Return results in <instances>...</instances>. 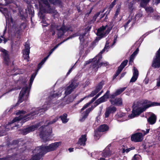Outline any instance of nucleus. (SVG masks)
<instances>
[{
  "label": "nucleus",
  "mask_w": 160,
  "mask_h": 160,
  "mask_svg": "<svg viewBox=\"0 0 160 160\" xmlns=\"http://www.w3.org/2000/svg\"><path fill=\"white\" fill-rule=\"evenodd\" d=\"M72 37H70L67 38L66 40H64L59 43L57 44L49 52V55L43 59L41 62L38 64V68L36 72L33 74L30 78V82L28 87L26 85V82L28 80V79L26 78L20 77L19 79L17 82L18 84L23 85L25 87L22 88L19 97V99L18 103H20L23 100L27 99L29 96V91L30 88L32 86L33 81L35 78L39 70L42 68V66L48 59L49 56L52 53V52L56 49L59 45L61 44L63 42L68 39L69 38H71Z\"/></svg>",
  "instance_id": "f257e3e1"
},
{
  "label": "nucleus",
  "mask_w": 160,
  "mask_h": 160,
  "mask_svg": "<svg viewBox=\"0 0 160 160\" xmlns=\"http://www.w3.org/2000/svg\"><path fill=\"white\" fill-rule=\"evenodd\" d=\"M48 105L45 104L42 107L38 108H36L33 109L32 111L29 114L27 115H24L25 112L23 111H19L16 113L17 115H20L18 117H15L12 120V122H9L5 127L4 126H2L0 127V136H3L5 134L4 133V131H8L10 129V128L11 129H13V124L14 122H19L21 120L24 122H26L29 120V118H32V117L38 114L39 112H44L47 110Z\"/></svg>",
  "instance_id": "f03ea898"
},
{
  "label": "nucleus",
  "mask_w": 160,
  "mask_h": 160,
  "mask_svg": "<svg viewBox=\"0 0 160 160\" xmlns=\"http://www.w3.org/2000/svg\"><path fill=\"white\" fill-rule=\"evenodd\" d=\"M141 104L139 102H137V104L134 103L133 106V109L132 111V113L128 115V118H133L139 115L142 112L150 107L160 105V103L151 102L150 101L145 100H144L142 105V107H143V108L141 107Z\"/></svg>",
  "instance_id": "7ed1b4c3"
},
{
  "label": "nucleus",
  "mask_w": 160,
  "mask_h": 160,
  "mask_svg": "<svg viewBox=\"0 0 160 160\" xmlns=\"http://www.w3.org/2000/svg\"><path fill=\"white\" fill-rule=\"evenodd\" d=\"M111 40H110L109 41H107L106 42V45L104 48L97 55L96 57L93 59V62L92 63V66L93 68H96V69L97 70L99 67L103 66H106L109 65V63L106 61H104L102 62H101L99 64H98V62L102 58V54L106 50L107 52V50L109 48V44Z\"/></svg>",
  "instance_id": "20e7f679"
},
{
  "label": "nucleus",
  "mask_w": 160,
  "mask_h": 160,
  "mask_svg": "<svg viewBox=\"0 0 160 160\" xmlns=\"http://www.w3.org/2000/svg\"><path fill=\"white\" fill-rule=\"evenodd\" d=\"M109 94L110 91L109 90H108L103 96L99 98L95 102L94 104L95 105L94 107H92L89 108L85 111L83 112L82 118L80 119V120L82 122L84 121L87 118L90 112L98 104L106 101L107 99L109 98Z\"/></svg>",
  "instance_id": "39448f33"
},
{
  "label": "nucleus",
  "mask_w": 160,
  "mask_h": 160,
  "mask_svg": "<svg viewBox=\"0 0 160 160\" xmlns=\"http://www.w3.org/2000/svg\"><path fill=\"white\" fill-rule=\"evenodd\" d=\"M45 150L44 146L36 148L33 151V154L30 160H40L42 157L46 153Z\"/></svg>",
  "instance_id": "423d86ee"
},
{
  "label": "nucleus",
  "mask_w": 160,
  "mask_h": 160,
  "mask_svg": "<svg viewBox=\"0 0 160 160\" xmlns=\"http://www.w3.org/2000/svg\"><path fill=\"white\" fill-rule=\"evenodd\" d=\"M56 28L58 31L57 34L58 38H60L66 32H69L72 30L70 27H65L64 25H63L62 27H60L58 26H56L54 24H53L51 25V30L54 31L52 33L53 35L55 34L54 30Z\"/></svg>",
  "instance_id": "0eeeda50"
},
{
  "label": "nucleus",
  "mask_w": 160,
  "mask_h": 160,
  "mask_svg": "<svg viewBox=\"0 0 160 160\" xmlns=\"http://www.w3.org/2000/svg\"><path fill=\"white\" fill-rule=\"evenodd\" d=\"M48 128L47 125L42 126L39 128V130L40 131V136L41 138L43 139L44 141L49 140L47 138L52 132V129L49 128L48 131L47 129Z\"/></svg>",
  "instance_id": "6e6552de"
},
{
  "label": "nucleus",
  "mask_w": 160,
  "mask_h": 160,
  "mask_svg": "<svg viewBox=\"0 0 160 160\" xmlns=\"http://www.w3.org/2000/svg\"><path fill=\"white\" fill-rule=\"evenodd\" d=\"M150 129H147L146 131L144 130H142L143 132V134L140 132L136 133L132 135L131 137V140L135 142H140L142 141L143 139V136L148 133Z\"/></svg>",
  "instance_id": "1a4fd4ad"
},
{
  "label": "nucleus",
  "mask_w": 160,
  "mask_h": 160,
  "mask_svg": "<svg viewBox=\"0 0 160 160\" xmlns=\"http://www.w3.org/2000/svg\"><path fill=\"white\" fill-rule=\"evenodd\" d=\"M111 30V28L108 27L107 25L105 26H102L98 29L97 34L100 38H102L107 35Z\"/></svg>",
  "instance_id": "9d476101"
},
{
  "label": "nucleus",
  "mask_w": 160,
  "mask_h": 160,
  "mask_svg": "<svg viewBox=\"0 0 160 160\" xmlns=\"http://www.w3.org/2000/svg\"><path fill=\"white\" fill-rule=\"evenodd\" d=\"M61 145V142H57L52 143L49 144L48 146H44L46 153L55 150Z\"/></svg>",
  "instance_id": "9b49d317"
},
{
  "label": "nucleus",
  "mask_w": 160,
  "mask_h": 160,
  "mask_svg": "<svg viewBox=\"0 0 160 160\" xmlns=\"http://www.w3.org/2000/svg\"><path fill=\"white\" fill-rule=\"evenodd\" d=\"M78 83L74 82H72L70 85L68 87L65 92L66 95L70 94L72 91L78 85Z\"/></svg>",
  "instance_id": "f8f14e48"
},
{
  "label": "nucleus",
  "mask_w": 160,
  "mask_h": 160,
  "mask_svg": "<svg viewBox=\"0 0 160 160\" xmlns=\"http://www.w3.org/2000/svg\"><path fill=\"white\" fill-rule=\"evenodd\" d=\"M102 85L100 84L98 85L96 88L95 90L93 91H92L91 93L85 97L81 99L79 101V102H81L82 101H83L84 99H85L86 98H88L89 97H92L96 94L98 93L101 89L102 88Z\"/></svg>",
  "instance_id": "ddd939ff"
},
{
  "label": "nucleus",
  "mask_w": 160,
  "mask_h": 160,
  "mask_svg": "<svg viewBox=\"0 0 160 160\" xmlns=\"http://www.w3.org/2000/svg\"><path fill=\"white\" fill-rule=\"evenodd\" d=\"M117 110L116 108L112 106H111L106 108V112L105 113V118L108 117L110 114L114 113Z\"/></svg>",
  "instance_id": "4468645a"
},
{
  "label": "nucleus",
  "mask_w": 160,
  "mask_h": 160,
  "mask_svg": "<svg viewBox=\"0 0 160 160\" xmlns=\"http://www.w3.org/2000/svg\"><path fill=\"white\" fill-rule=\"evenodd\" d=\"M116 116L118 118V121L121 122L125 121L128 119L127 115L124 113L119 112L117 113Z\"/></svg>",
  "instance_id": "2eb2a0df"
},
{
  "label": "nucleus",
  "mask_w": 160,
  "mask_h": 160,
  "mask_svg": "<svg viewBox=\"0 0 160 160\" xmlns=\"http://www.w3.org/2000/svg\"><path fill=\"white\" fill-rule=\"evenodd\" d=\"M103 92V91L102 90L100 92H99L96 96L93 98L92 100L88 102L85 104L83 108L81 109V111H82L84 110L85 109L88 108L89 105L92 103Z\"/></svg>",
  "instance_id": "dca6fc26"
},
{
  "label": "nucleus",
  "mask_w": 160,
  "mask_h": 160,
  "mask_svg": "<svg viewBox=\"0 0 160 160\" xmlns=\"http://www.w3.org/2000/svg\"><path fill=\"white\" fill-rule=\"evenodd\" d=\"M39 126L38 124L32 125L22 130V133L23 134H26L29 132L33 131L37 129Z\"/></svg>",
  "instance_id": "f3484780"
},
{
  "label": "nucleus",
  "mask_w": 160,
  "mask_h": 160,
  "mask_svg": "<svg viewBox=\"0 0 160 160\" xmlns=\"http://www.w3.org/2000/svg\"><path fill=\"white\" fill-rule=\"evenodd\" d=\"M0 51L3 53V55L5 63L8 64L9 62V58L7 51L4 49L1 48L0 49Z\"/></svg>",
  "instance_id": "a211bd4d"
},
{
  "label": "nucleus",
  "mask_w": 160,
  "mask_h": 160,
  "mask_svg": "<svg viewBox=\"0 0 160 160\" xmlns=\"http://www.w3.org/2000/svg\"><path fill=\"white\" fill-rule=\"evenodd\" d=\"M86 135H83L81 136L79 138L78 142V144L81 146H84L86 145V142L87 141Z\"/></svg>",
  "instance_id": "6ab92c4d"
},
{
  "label": "nucleus",
  "mask_w": 160,
  "mask_h": 160,
  "mask_svg": "<svg viewBox=\"0 0 160 160\" xmlns=\"http://www.w3.org/2000/svg\"><path fill=\"white\" fill-rule=\"evenodd\" d=\"M138 76V71L135 67H134L133 68V76L130 81V82H134L137 80Z\"/></svg>",
  "instance_id": "aec40b11"
},
{
  "label": "nucleus",
  "mask_w": 160,
  "mask_h": 160,
  "mask_svg": "<svg viewBox=\"0 0 160 160\" xmlns=\"http://www.w3.org/2000/svg\"><path fill=\"white\" fill-rule=\"evenodd\" d=\"M0 11L4 15L6 20H8L11 18L10 12L6 8H2L0 9Z\"/></svg>",
  "instance_id": "412c9836"
},
{
  "label": "nucleus",
  "mask_w": 160,
  "mask_h": 160,
  "mask_svg": "<svg viewBox=\"0 0 160 160\" xmlns=\"http://www.w3.org/2000/svg\"><path fill=\"white\" fill-rule=\"evenodd\" d=\"M110 101L112 104H115L119 106L122 104V99L120 98H116L114 100L110 99Z\"/></svg>",
  "instance_id": "4be33fe9"
},
{
  "label": "nucleus",
  "mask_w": 160,
  "mask_h": 160,
  "mask_svg": "<svg viewBox=\"0 0 160 160\" xmlns=\"http://www.w3.org/2000/svg\"><path fill=\"white\" fill-rule=\"evenodd\" d=\"M156 120V116L154 114L152 113L148 119V122L151 124H153L155 123Z\"/></svg>",
  "instance_id": "5701e85b"
},
{
  "label": "nucleus",
  "mask_w": 160,
  "mask_h": 160,
  "mask_svg": "<svg viewBox=\"0 0 160 160\" xmlns=\"http://www.w3.org/2000/svg\"><path fill=\"white\" fill-rule=\"evenodd\" d=\"M145 10L148 13V17H152V13L154 12V9L151 7H147L145 8Z\"/></svg>",
  "instance_id": "b1692460"
},
{
  "label": "nucleus",
  "mask_w": 160,
  "mask_h": 160,
  "mask_svg": "<svg viewBox=\"0 0 160 160\" xmlns=\"http://www.w3.org/2000/svg\"><path fill=\"white\" fill-rule=\"evenodd\" d=\"M67 114L65 113L60 116L59 118L63 123H66L68 122L69 119L67 118Z\"/></svg>",
  "instance_id": "393cba45"
},
{
  "label": "nucleus",
  "mask_w": 160,
  "mask_h": 160,
  "mask_svg": "<svg viewBox=\"0 0 160 160\" xmlns=\"http://www.w3.org/2000/svg\"><path fill=\"white\" fill-rule=\"evenodd\" d=\"M109 129L108 125L106 124L101 125L98 128V130L101 132H104L107 131Z\"/></svg>",
  "instance_id": "a878e982"
},
{
  "label": "nucleus",
  "mask_w": 160,
  "mask_h": 160,
  "mask_svg": "<svg viewBox=\"0 0 160 160\" xmlns=\"http://www.w3.org/2000/svg\"><path fill=\"white\" fill-rule=\"evenodd\" d=\"M112 154L109 150V149L108 147H107L103 151L102 153V156L105 157H106L109 155H110Z\"/></svg>",
  "instance_id": "bb28decb"
},
{
  "label": "nucleus",
  "mask_w": 160,
  "mask_h": 160,
  "mask_svg": "<svg viewBox=\"0 0 160 160\" xmlns=\"http://www.w3.org/2000/svg\"><path fill=\"white\" fill-rule=\"evenodd\" d=\"M140 0H134L137 2H139ZM150 0H141L140 5L141 7L144 8L149 2Z\"/></svg>",
  "instance_id": "cd10ccee"
},
{
  "label": "nucleus",
  "mask_w": 160,
  "mask_h": 160,
  "mask_svg": "<svg viewBox=\"0 0 160 160\" xmlns=\"http://www.w3.org/2000/svg\"><path fill=\"white\" fill-rule=\"evenodd\" d=\"M138 51L139 49L138 48H137L131 56L129 59V63L133 62L135 56L138 53Z\"/></svg>",
  "instance_id": "c85d7f7f"
},
{
  "label": "nucleus",
  "mask_w": 160,
  "mask_h": 160,
  "mask_svg": "<svg viewBox=\"0 0 160 160\" xmlns=\"http://www.w3.org/2000/svg\"><path fill=\"white\" fill-rule=\"evenodd\" d=\"M18 155H14L12 156L7 157L5 158H2V160H18Z\"/></svg>",
  "instance_id": "c756f323"
},
{
  "label": "nucleus",
  "mask_w": 160,
  "mask_h": 160,
  "mask_svg": "<svg viewBox=\"0 0 160 160\" xmlns=\"http://www.w3.org/2000/svg\"><path fill=\"white\" fill-rule=\"evenodd\" d=\"M123 147L122 148V153H128L131 150H133L135 148L134 147H132L131 148H127V147H125V146L124 145L123 146Z\"/></svg>",
  "instance_id": "7c9ffc66"
},
{
  "label": "nucleus",
  "mask_w": 160,
  "mask_h": 160,
  "mask_svg": "<svg viewBox=\"0 0 160 160\" xmlns=\"http://www.w3.org/2000/svg\"><path fill=\"white\" fill-rule=\"evenodd\" d=\"M50 21L48 19H46L44 18L43 19L41 23L43 27H46L50 23Z\"/></svg>",
  "instance_id": "2f4dec72"
},
{
  "label": "nucleus",
  "mask_w": 160,
  "mask_h": 160,
  "mask_svg": "<svg viewBox=\"0 0 160 160\" xmlns=\"http://www.w3.org/2000/svg\"><path fill=\"white\" fill-rule=\"evenodd\" d=\"M49 2L54 5H60L61 2L60 0H56L54 1L53 0H48Z\"/></svg>",
  "instance_id": "473e14b6"
},
{
  "label": "nucleus",
  "mask_w": 160,
  "mask_h": 160,
  "mask_svg": "<svg viewBox=\"0 0 160 160\" xmlns=\"http://www.w3.org/2000/svg\"><path fill=\"white\" fill-rule=\"evenodd\" d=\"M12 27L15 29V30L16 33L18 34L19 33L21 28L20 26L18 25L15 26V25H13Z\"/></svg>",
  "instance_id": "72a5a7b5"
},
{
  "label": "nucleus",
  "mask_w": 160,
  "mask_h": 160,
  "mask_svg": "<svg viewBox=\"0 0 160 160\" xmlns=\"http://www.w3.org/2000/svg\"><path fill=\"white\" fill-rule=\"evenodd\" d=\"M25 49L23 51V52H30V46L29 45V42H27L25 45Z\"/></svg>",
  "instance_id": "f704fd0d"
},
{
  "label": "nucleus",
  "mask_w": 160,
  "mask_h": 160,
  "mask_svg": "<svg viewBox=\"0 0 160 160\" xmlns=\"http://www.w3.org/2000/svg\"><path fill=\"white\" fill-rule=\"evenodd\" d=\"M126 89V87L121 88L119 89H118L115 92L116 95L117 96L120 94L122 92L124 91Z\"/></svg>",
  "instance_id": "c9c22d12"
},
{
  "label": "nucleus",
  "mask_w": 160,
  "mask_h": 160,
  "mask_svg": "<svg viewBox=\"0 0 160 160\" xmlns=\"http://www.w3.org/2000/svg\"><path fill=\"white\" fill-rule=\"evenodd\" d=\"M30 52H23V57L25 59L27 60L28 61V59L29 58V54Z\"/></svg>",
  "instance_id": "e433bc0d"
},
{
  "label": "nucleus",
  "mask_w": 160,
  "mask_h": 160,
  "mask_svg": "<svg viewBox=\"0 0 160 160\" xmlns=\"http://www.w3.org/2000/svg\"><path fill=\"white\" fill-rule=\"evenodd\" d=\"M128 62V60H127L124 61L121 64L118 68H120L122 70L124 67L126 65Z\"/></svg>",
  "instance_id": "4c0bfd02"
},
{
  "label": "nucleus",
  "mask_w": 160,
  "mask_h": 160,
  "mask_svg": "<svg viewBox=\"0 0 160 160\" xmlns=\"http://www.w3.org/2000/svg\"><path fill=\"white\" fill-rule=\"evenodd\" d=\"M121 7L120 5H118V8H117V9L116 13H115L114 16V18H116L117 16L119 14L120 11Z\"/></svg>",
  "instance_id": "58836bf2"
},
{
  "label": "nucleus",
  "mask_w": 160,
  "mask_h": 160,
  "mask_svg": "<svg viewBox=\"0 0 160 160\" xmlns=\"http://www.w3.org/2000/svg\"><path fill=\"white\" fill-rule=\"evenodd\" d=\"M85 34V33L82 34H81L79 37L80 42L82 44H83V42H84V37Z\"/></svg>",
  "instance_id": "ea45409f"
},
{
  "label": "nucleus",
  "mask_w": 160,
  "mask_h": 160,
  "mask_svg": "<svg viewBox=\"0 0 160 160\" xmlns=\"http://www.w3.org/2000/svg\"><path fill=\"white\" fill-rule=\"evenodd\" d=\"M134 1L133 0L132 2H130L128 4L129 9L130 12L132 11L133 9V5L134 3Z\"/></svg>",
  "instance_id": "a19ab883"
},
{
  "label": "nucleus",
  "mask_w": 160,
  "mask_h": 160,
  "mask_svg": "<svg viewBox=\"0 0 160 160\" xmlns=\"http://www.w3.org/2000/svg\"><path fill=\"white\" fill-rule=\"evenodd\" d=\"M63 89V88H61L60 89V90L59 91L58 93H56L55 94H54L52 95V98H55L57 96H60L61 95V94L62 92V90Z\"/></svg>",
  "instance_id": "79ce46f5"
},
{
  "label": "nucleus",
  "mask_w": 160,
  "mask_h": 160,
  "mask_svg": "<svg viewBox=\"0 0 160 160\" xmlns=\"http://www.w3.org/2000/svg\"><path fill=\"white\" fill-rule=\"evenodd\" d=\"M142 16V13L141 12H139L137 14L135 17L136 20H138Z\"/></svg>",
  "instance_id": "37998d69"
},
{
  "label": "nucleus",
  "mask_w": 160,
  "mask_h": 160,
  "mask_svg": "<svg viewBox=\"0 0 160 160\" xmlns=\"http://www.w3.org/2000/svg\"><path fill=\"white\" fill-rule=\"evenodd\" d=\"M58 119V117H56L55 118H54L52 121L50 122H48L47 121V123L48 124H51L55 122Z\"/></svg>",
  "instance_id": "c03bdc74"
},
{
  "label": "nucleus",
  "mask_w": 160,
  "mask_h": 160,
  "mask_svg": "<svg viewBox=\"0 0 160 160\" xmlns=\"http://www.w3.org/2000/svg\"><path fill=\"white\" fill-rule=\"evenodd\" d=\"M100 12H99L96 14L93 17V19L92 21H91V22H93L94 21H95L96 20V18L100 14Z\"/></svg>",
  "instance_id": "a18cd8bd"
},
{
  "label": "nucleus",
  "mask_w": 160,
  "mask_h": 160,
  "mask_svg": "<svg viewBox=\"0 0 160 160\" xmlns=\"http://www.w3.org/2000/svg\"><path fill=\"white\" fill-rule=\"evenodd\" d=\"M116 2V0H114L113 2L111 3V4L110 5L109 7V8L110 9V10L112 8L114 7V6L115 4V3Z\"/></svg>",
  "instance_id": "49530a36"
},
{
  "label": "nucleus",
  "mask_w": 160,
  "mask_h": 160,
  "mask_svg": "<svg viewBox=\"0 0 160 160\" xmlns=\"http://www.w3.org/2000/svg\"><path fill=\"white\" fill-rule=\"evenodd\" d=\"M122 70L120 68H118L117 72L114 76V78L117 77L120 74Z\"/></svg>",
  "instance_id": "de8ad7c7"
},
{
  "label": "nucleus",
  "mask_w": 160,
  "mask_h": 160,
  "mask_svg": "<svg viewBox=\"0 0 160 160\" xmlns=\"http://www.w3.org/2000/svg\"><path fill=\"white\" fill-rule=\"evenodd\" d=\"M122 70L120 68H118L117 72L114 76V78L117 77L120 74Z\"/></svg>",
  "instance_id": "09e8293b"
},
{
  "label": "nucleus",
  "mask_w": 160,
  "mask_h": 160,
  "mask_svg": "<svg viewBox=\"0 0 160 160\" xmlns=\"http://www.w3.org/2000/svg\"><path fill=\"white\" fill-rule=\"evenodd\" d=\"M7 41V40L4 38L2 37V38H0V42H3L5 43Z\"/></svg>",
  "instance_id": "8fccbe9b"
},
{
  "label": "nucleus",
  "mask_w": 160,
  "mask_h": 160,
  "mask_svg": "<svg viewBox=\"0 0 160 160\" xmlns=\"http://www.w3.org/2000/svg\"><path fill=\"white\" fill-rule=\"evenodd\" d=\"M132 19H129L127 22L124 25V27L125 28V29L126 28L128 27V25L130 22L131 21Z\"/></svg>",
  "instance_id": "3c124183"
},
{
  "label": "nucleus",
  "mask_w": 160,
  "mask_h": 160,
  "mask_svg": "<svg viewBox=\"0 0 160 160\" xmlns=\"http://www.w3.org/2000/svg\"><path fill=\"white\" fill-rule=\"evenodd\" d=\"M117 95H116V93L115 92L112 94H111L110 96H109V98L111 99L114 98Z\"/></svg>",
  "instance_id": "603ef678"
},
{
  "label": "nucleus",
  "mask_w": 160,
  "mask_h": 160,
  "mask_svg": "<svg viewBox=\"0 0 160 160\" xmlns=\"http://www.w3.org/2000/svg\"><path fill=\"white\" fill-rule=\"evenodd\" d=\"M139 157L140 156L138 155H135L132 158V160H137Z\"/></svg>",
  "instance_id": "864d4df0"
},
{
  "label": "nucleus",
  "mask_w": 160,
  "mask_h": 160,
  "mask_svg": "<svg viewBox=\"0 0 160 160\" xmlns=\"http://www.w3.org/2000/svg\"><path fill=\"white\" fill-rule=\"evenodd\" d=\"M157 85L158 86H160V75L158 78L157 79Z\"/></svg>",
  "instance_id": "5fc2aeb1"
},
{
  "label": "nucleus",
  "mask_w": 160,
  "mask_h": 160,
  "mask_svg": "<svg viewBox=\"0 0 160 160\" xmlns=\"http://www.w3.org/2000/svg\"><path fill=\"white\" fill-rule=\"evenodd\" d=\"M153 2H154V4L157 5L160 2V0H153Z\"/></svg>",
  "instance_id": "6e6d98bb"
},
{
  "label": "nucleus",
  "mask_w": 160,
  "mask_h": 160,
  "mask_svg": "<svg viewBox=\"0 0 160 160\" xmlns=\"http://www.w3.org/2000/svg\"><path fill=\"white\" fill-rule=\"evenodd\" d=\"M152 18L154 19H157L159 18V16L158 15H155L152 17Z\"/></svg>",
  "instance_id": "4d7b16f0"
},
{
  "label": "nucleus",
  "mask_w": 160,
  "mask_h": 160,
  "mask_svg": "<svg viewBox=\"0 0 160 160\" xmlns=\"http://www.w3.org/2000/svg\"><path fill=\"white\" fill-rule=\"evenodd\" d=\"M76 62L75 64L69 70L68 72L67 73V75H69L72 70V69L74 67L75 65L76 64Z\"/></svg>",
  "instance_id": "13d9d810"
},
{
  "label": "nucleus",
  "mask_w": 160,
  "mask_h": 160,
  "mask_svg": "<svg viewBox=\"0 0 160 160\" xmlns=\"http://www.w3.org/2000/svg\"><path fill=\"white\" fill-rule=\"evenodd\" d=\"M99 133V132L98 131H95V136L97 138L99 137V134L98 133Z\"/></svg>",
  "instance_id": "bf43d9fd"
},
{
  "label": "nucleus",
  "mask_w": 160,
  "mask_h": 160,
  "mask_svg": "<svg viewBox=\"0 0 160 160\" xmlns=\"http://www.w3.org/2000/svg\"><path fill=\"white\" fill-rule=\"evenodd\" d=\"M153 32V30L150 31L148 32H146V33L144 35L146 36L148 35L149 34L152 33Z\"/></svg>",
  "instance_id": "052dcab7"
},
{
  "label": "nucleus",
  "mask_w": 160,
  "mask_h": 160,
  "mask_svg": "<svg viewBox=\"0 0 160 160\" xmlns=\"http://www.w3.org/2000/svg\"><path fill=\"white\" fill-rule=\"evenodd\" d=\"M91 62V61L90 60L89 61H86V62L84 63V66H86L87 65L89 64Z\"/></svg>",
  "instance_id": "680f3d73"
},
{
  "label": "nucleus",
  "mask_w": 160,
  "mask_h": 160,
  "mask_svg": "<svg viewBox=\"0 0 160 160\" xmlns=\"http://www.w3.org/2000/svg\"><path fill=\"white\" fill-rule=\"evenodd\" d=\"M115 36H114V42H113V43L112 45H113L116 42V38H117V36H116V37H115Z\"/></svg>",
  "instance_id": "e2e57ef3"
},
{
  "label": "nucleus",
  "mask_w": 160,
  "mask_h": 160,
  "mask_svg": "<svg viewBox=\"0 0 160 160\" xmlns=\"http://www.w3.org/2000/svg\"><path fill=\"white\" fill-rule=\"evenodd\" d=\"M68 150L70 152H72L73 151V148H70L68 149Z\"/></svg>",
  "instance_id": "0e129e2a"
},
{
  "label": "nucleus",
  "mask_w": 160,
  "mask_h": 160,
  "mask_svg": "<svg viewBox=\"0 0 160 160\" xmlns=\"http://www.w3.org/2000/svg\"><path fill=\"white\" fill-rule=\"evenodd\" d=\"M15 88L14 89H11L10 90V91H11L12 90H16L17 89H20V88Z\"/></svg>",
  "instance_id": "69168bd1"
},
{
  "label": "nucleus",
  "mask_w": 160,
  "mask_h": 160,
  "mask_svg": "<svg viewBox=\"0 0 160 160\" xmlns=\"http://www.w3.org/2000/svg\"><path fill=\"white\" fill-rule=\"evenodd\" d=\"M144 82L146 84H147L148 83V81H147V80L146 79H145V80H144Z\"/></svg>",
  "instance_id": "338daca9"
},
{
  "label": "nucleus",
  "mask_w": 160,
  "mask_h": 160,
  "mask_svg": "<svg viewBox=\"0 0 160 160\" xmlns=\"http://www.w3.org/2000/svg\"><path fill=\"white\" fill-rule=\"evenodd\" d=\"M98 160H105V159L103 158H101L100 159H99Z\"/></svg>",
  "instance_id": "774afa93"
}]
</instances>
